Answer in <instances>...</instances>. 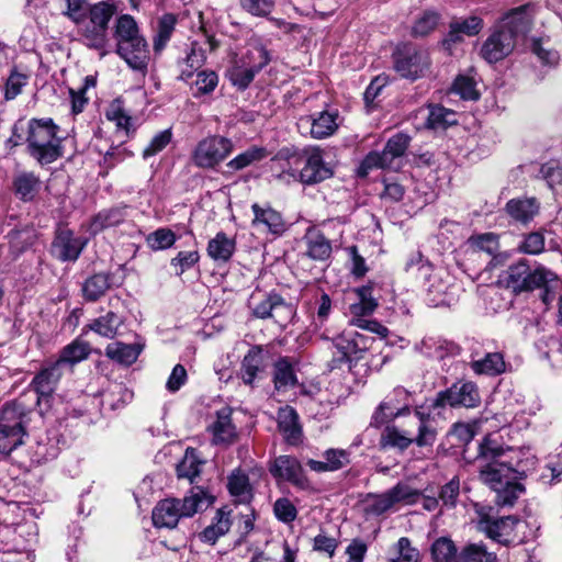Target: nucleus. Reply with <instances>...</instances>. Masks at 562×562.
Segmentation results:
<instances>
[{"label":"nucleus","instance_id":"1","mask_svg":"<svg viewBox=\"0 0 562 562\" xmlns=\"http://www.w3.org/2000/svg\"><path fill=\"white\" fill-rule=\"evenodd\" d=\"M530 9L529 4L518 7L495 24L481 47V56L486 61L492 64L504 59L526 36L532 23Z\"/></svg>","mask_w":562,"mask_h":562},{"label":"nucleus","instance_id":"2","mask_svg":"<svg viewBox=\"0 0 562 562\" xmlns=\"http://www.w3.org/2000/svg\"><path fill=\"white\" fill-rule=\"evenodd\" d=\"M510 448H503L496 440L485 437L479 446V477L493 491L499 490L509 480H515L517 464L513 463Z\"/></svg>","mask_w":562,"mask_h":562},{"label":"nucleus","instance_id":"3","mask_svg":"<svg viewBox=\"0 0 562 562\" xmlns=\"http://www.w3.org/2000/svg\"><path fill=\"white\" fill-rule=\"evenodd\" d=\"M59 127L52 119H32L27 123L26 147L27 153L40 165H48L63 155L61 140L58 135Z\"/></svg>","mask_w":562,"mask_h":562},{"label":"nucleus","instance_id":"4","mask_svg":"<svg viewBox=\"0 0 562 562\" xmlns=\"http://www.w3.org/2000/svg\"><path fill=\"white\" fill-rule=\"evenodd\" d=\"M211 503L212 497L203 490L192 488L182 499L166 498L158 502L153 509V522L157 528L172 529L181 518L192 517L207 508Z\"/></svg>","mask_w":562,"mask_h":562},{"label":"nucleus","instance_id":"5","mask_svg":"<svg viewBox=\"0 0 562 562\" xmlns=\"http://www.w3.org/2000/svg\"><path fill=\"white\" fill-rule=\"evenodd\" d=\"M114 38L116 41V53L132 69L144 71L149 60L148 47L132 15L122 14L116 19Z\"/></svg>","mask_w":562,"mask_h":562},{"label":"nucleus","instance_id":"6","mask_svg":"<svg viewBox=\"0 0 562 562\" xmlns=\"http://www.w3.org/2000/svg\"><path fill=\"white\" fill-rule=\"evenodd\" d=\"M274 160L286 161L284 172L304 184H314L331 177V169L324 162L319 149H313L305 155L291 153L290 149H281Z\"/></svg>","mask_w":562,"mask_h":562},{"label":"nucleus","instance_id":"7","mask_svg":"<svg viewBox=\"0 0 562 562\" xmlns=\"http://www.w3.org/2000/svg\"><path fill=\"white\" fill-rule=\"evenodd\" d=\"M411 423L416 426V434L411 429L400 430L396 427H387L382 437L383 443L401 450L408 448L412 443H416L418 447L432 446L436 441L437 429L430 416L416 409Z\"/></svg>","mask_w":562,"mask_h":562},{"label":"nucleus","instance_id":"8","mask_svg":"<svg viewBox=\"0 0 562 562\" xmlns=\"http://www.w3.org/2000/svg\"><path fill=\"white\" fill-rule=\"evenodd\" d=\"M557 280L558 276L550 269L543 266L531 269L525 260L509 266L503 279L506 288L512 290L515 294L544 288Z\"/></svg>","mask_w":562,"mask_h":562},{"label":"nucleus","instance_id":"9","mask_svg":"<svg viewBox=\"0 0 562 562\" xmlns=\"http://www.w3.org/2000/svg\"><path fill=\"white\" fill-rule=\"evenodd\" d=\"M417 277L425 280L428 300L434 305H450L454 301L453 278L445 269H434L429 262H423L420 254L415 256Z\"/></svg>","mask_w":562,"mask_h":562},{"label":"nucleus","instance_id":"10","mask_svg":"<svg viewBox=\"0 0 562 562\" xmlns=\"http://www.w3.org/2000/svg\"><path fill=\"white\" fill-rule=\"evenodd\" d=\"M395 71L405 79L416 80L426 75L430 66L427 50L411 44H403L393 54Z\"/></svg>","mask_w":562,"mask_h":562},{"label":"nucleus","instance_id":"11","mask_svg":"<svg viewBox=\"0 0 562 562\" xmlns=\"http://www.w3.org/2000/svg\"><path fill=\"white\" fill-rule=\"evenodd\" d=\"M233 149L231 139L220 135L209 136L196 144L191 160L198 168L214 169L232 154Z\"/></svg>","mask_w":562,"mask_h":562},{"label":"nucleus","instance_id":"12","mask_svg":"<svg viewBox=\"0 0 562 562\" xmlns=\"http://www.w3.org/2000/svg\"><path fill=\"white\" fill-rule=\"evenodd\" d=\"M248 306L257 318H276L277 322H286L293 315V307L285 303L277 293H267L256 290L248 300Z\"/></svg>","mask_w":562,"mask_h":562},{"label":"nucleus","instance_id":"13","mask_svg":"<svg viewBox=\"0 0 562 562\" xmlns=\"http://www.w3.org/2000/svg\"><path fill=\"white\" fill-rule=\"evenodd\" d=\"M333 346L336 349L329 363L331 369H340L345 364H350L355 359H359L361 353L368 348L367 337L356 331H345L333 339ZM350 368V366H348Z\"/></svg>","mask_w":562,"mask_h":562},{"label":"nucleus","instance_id":"14","mask_svg":"<svg viewBox=\"0 0 562 562\" xmlns=\"http://www.w3.org/2000/svg\"><path fill=\"white\" fill-rule=\"evenodd\" d=\"M481 403L477 386L470 381L457 382L449 389L437 394L434 407H465L474 408Z\"/></svg>","mask_w":562,"mask_h":562},{"label":"nucleus","instance_id":"15","mask_svg":"<svg viewBox=\"0 0 562 562\" xmlns=\"http://www.w3.org/2000/svg\"><path fill=\"white\" fill-rule=\"evenodd\" d=\"M338 112L324 110L314 114L303 115L297 121L299 131L312 138L323 139L331 136L338 128Z\"/></svg>","mask_w":562,"mask_h":562},{"label":"nucleus","instance_id":"16","mask_svg":"<svg viewBox=\"0 0 562 562\" xmlns=\"http://www.w3.org/2000/svg\"><path fill=\"white\" fill-rule=\"evenodd\" d=\"M483 20L476 15L467 19H456L450 23L449 32L442 41V46L451 50L452 46L463 42L465 36H475L483 29Z\"/></svg>","mask_w":562,"mask_h":562},{"label":"nucleus","instance_id":"17","mask_svg":"<svg viewBox=\"0 0 562 562\" xmlns=\"http://www.w3.org/2000/svg\"><path fill=\"white\" fill-rule=\"evenodd\" d=\"M271 474L296 486H307V480L304 475L303 468L299 460L291 456H280L274 459L271 468Z\"/></svg>","mask_w":562,"mask_h":562},{"label":"nucleus","instance_id":"18","mask_svg":"<svg viewBox=\"0 0 562 562\" xmlns=\"http://www.w3.org/2000/svg\"><path fill=\"white\" fill-rule=\"evenodd\" d=\"M86 241L76 237L72 232L61 229L52 244L53 255L61 261L76 260L81 254Z\"/></svg>","mask_w":562,"mask_h":562},{"label":"nucleus","instance_id":"19","mask_svg":"<svg viewBox=\"0 0 562 562\" xmlns=\"http://www.w3.org/2000/svg\"><path fill=\"white\" fill-rule=\"evenodd\" d=\"M254 212L252 226L257 229H263L273 235H281L285 231V222L278 211L269 205L260 206L255 203L251 206Z\"/></svg>","mask_w":562,"mask_h":562},{"label":"nucleus","instance_id":"20","mask_svg":"<svg viewBox=\"0 0 562 562\" xmlns=\"http://www.w3.org/2000/svg\"><path fill=\"white\" fill-rule=\"evenodd\" d=\"M29 413V408L22 403L12 402L7 404L0 412V427L20 432L25 437Z\"/></svg>","mask_w":562,"mask_h":562},{"label":"nucleus","instance_id":"21","mask_svg":"<svg viewBox=\"0 0 562 562\" xmlns=\"http://www.w3.org/2000/svg\"><path fill=\"white\" fill-rule=\"evenodd\" d=\"M517 522L518 520L514 516H505L501 518L484 516L480 520V526L490 538L498 542H507L514 535Z\"/></svg>","mask_w":562,"mask_h":562},{"label":"nucleus","instance_id":"22","mask_svg":"<svg viewBox=\"0 0 562 562\" xmlns=\"http://www.w3.org/2000/svg\"><path fill=\"white\" fill-rule=\"evenodd\" d=\"M324 461L310 459L307 465L315 472H333L349 464L350 456L344 449H328L323 454Z\"/></svg>","mask_w":562,"mask_h":562},{"label":"nucleus","instance_id":"23","mask_svg":"<svg viewBox=\"0 0 562 562\" xmlns=\"http://www.w3.org/2000/svg\"><path fill=\"white\" fill-rule=\"evenodd\" d=\"M505 210L514 221L526 224L538 214L539 202L535 198L512 199Z\"/></svg>","mask_w":562,"mask_h":562},{"label":"nucleus","instance_id":"24","mask_svg":"<svg viewBox=\"0 0 562 562\" xmlns=\"http://www.w3.org/2000/svg\"><path fill=\"white\" fill-rule=\"evenodd\" d=\"M236 241L224 232H218L207 244V255L216 262H227L234 255Z\"/></svg>","mask_w":562,"mask_h":562},{"label":"nucleus","instance_id":"25","mask_svg":"<svg viewBox=\"0 0 562 562\" xmlns=\"http://www.w3.org/2000/svg\"><path fill=\"white\" fill-rule=\"evenodd\" d=\"M265 358L260 347L251 348L241 362V379L245 384L252 385L255 380L263 372Z\"/></svg>","mask_w":562,"mask_h":562},{"label":"nucleus","instance_id":"26","mask_svg":"<svg viewBox=\"0 0 562 562\" xmlns=\"http://www.w3.org/2000/svg\"><path fill=\"white\" fill-rule=\"evenodd\" d=\"M232 411L227 407L217 412L216 420L211 426L213 440L216 443H231L236 437V428L232 423Z\"/></svg>","mask_w":562,"mask_h":562},{"label":"nucleus","instance_id":"27","mask_svg":"<svg viewBox=\"0 0 562 562\" xmlns=\"http://www.w3.org/2000/svg\"><path fill=\"white\" fill-rule=\"evenodd\" d=\"M60 366L56 362L52 366L44 368L38 372L32 381V385L40 396L50 395L58 380L61 376Z\"/></svg>","mask_w":562,"mask_h":562},{"label":"nucleus","instance_id":"28","mask_svg":"<svg viewBox=\"0 0 562 562\" xmlns=\"http://www.w3.org/2000/svg\"><path fill=\"white\" fill-rule=\"evenodd\" d=\"M278 427L286 441L295 443L301 435V428L297 423V414L290 406L281 407L278 412Z\"/></svg>","mask_w":562,"mask_h":562},{"label":"nucleus","instance_id":"29","mask_svg":"<svg viewBox=\"0 0 562 562\" xmlns=\"http://www.w3.org/2000/svg\"><path fill=\"white\" fill-rule=\"evenodd\" d=\"M231 495L240 504H248L252 499V488L248 476L239 471H234L228 477L227 484Z\"/></svg>","mask_w":562,"mask_h":562},{"label":"nucleus","instance_id":"30","mask_svg":"<svg viewBox=\"0 0 562 562\" xmlns=\"http://www.w3.org/2000/svg\"><path fill=\"white\" fill-rule=\"evenodd\" d=\"M81 23V37L83 44L90 48L100 50V55L104 56L106 54L105 47L109 43L108 30L87 22Z\"/></svg>","mask_w":562,"mask_h":562},{"label":"nucleus","instance_id":"31","mask_svg":"<svg viewBox=\"0 0 562 562\" xmlns=\"http://www.w3.org/2000/svg\"><path fill=\"white\" fill-rule=\"evenodd\" d=\"M140 353L137 345L113 341L105 348V355L110 359L125 366L134 363Z\"/></svg>","mask_w":562,"mask_h":562},{"label":"nucleus","instance_id":"32","mask_svg":"<svg viewBox=\"0 0 562 562\" xmlns=\"http://www.w3.org/2000/svg\"><path fill=\"white\" fill-rule=\"evenodd\" d=\"M268 157V150L265 147L251 146L237 155L226 164V168L232 171L243 170Z\"/></svg>","mask_w":562,"mask_h":562},{"label":"nucleus","instance_id":"33","mask_svg":"<svg viewBox=\"0 0 562 562\" xmlns=\"http://www.w3.org/2000/svg\"><path fill=\"white\" fill-rule=\"evenodd\" d=\"M398 158L393 157L391 155H386V149L384 148L380 151H372L366 156L358 168V175L360 177H366L370 170L374 168H397L396 160Z\"/></svg>","mask_w":562,"mask_h":562},{"label":"nucleus","instance_id":"34","mask_svg":"<svg viewBox=\"0 0 562 562\" xmlns=\"http://www.w3.org/2000/svg\"><path fill=\"white\" fill-rule=\"evenodd\" d=\"M257 71H260L270 61V54L267 48L259 42L249 43L247 52L238 59Z\"/></svg>","mask_w":562,"mask_h":562},{"label":"nucleus","instance_id":"35","mask_svg":"<svg viewBox=\"0 0 562 562\" xmlns=\"http://www.w3.org/2000/svg\"><path fill=\"white\" fill-rule=\"evenodd\" d=\"M15 194L23 201L34 199L40 189V179L33 172H21L13 181Z\"/></svg>","mask_w":562,"mask_h":562},{"label":"nucleus","instance_id":"36","mask_svg":"<svg viewBox=\"0 0 562 562\" xmlns=\"http://www.w3.org/2000/svg\"><path fill=\"white\" fill-rule=\"evenodd\" d=\"M470 366L476 374L497 375L505 370V361L499 352L487 353L483 359L472 361Z\"/></svg>","mask_w":562,"mask_h":562},{"label":"nucleus","instance_id":"37","mask_svg":"<svg viewBox=\"0 0 562 562\" xmlns=\"http://www.w3.org/2000/svg\"><path fill=\"white\" fill-rule=\"evenodd\" d=\"M356 294L358 296V302L350 305V313L353 316L352 319L363 318V316L372 314L378 303L374 297H372L371 288L362 286L356 290Z\"/></svg>","mask_w":562,"mask_h":562},{"label":"nucleus","instance_id":"38","mask_svg":"<svg viewBox=\"0 0 562 562\" xmlns=\"http://www.w3.org/2000/svg\"><path fill=\"white\" fill-rule=\"evenodd\" d=\"M306 245V255L314 260H325L330 256V243L318 232H311L307 234Z\"/></svg>","mask_w":562,"mask_h":562},{"label":"nucleus","instance_id":"39","mask_svg":"<svg viewBox=\"0 0 562 562\" xmlns=\"http://www.w3.org/2000/svg\"><path fill=\"white\" fill-rule=\"evenodd\" d=\"M90 349L87 342L81 340H74L71 344L64 347L59 358L56 360L58 366L69 364L74 366L89 356Z\"/></svg>","mask_w":562,"mask_h":562},{"label":"nucleus","instance_id":"40","mask_svg":"<svg viewBox=\"0 0 562 562\" xmlns=\"http://www.w3.org/2000/svg\"><path fill=\"white\" fill-rule=\"evenodd\" d=\"M202 464L203 461L200 460L196 450L188 448L183 459L177 467L178 476L193 482L194 477L200 474Z\"/></svg>","mask_w":562,"mask_h":562},{"label":"nucleus","instance_id":"41","mask_svg":"<svg viewBox=\"0 0 562 562\" xmlns=\"http://www.w3.org/2000/svg\"><path fill=\"white\" fill-rule=\"evenodd\" d=\"M110 288L109 276L105 273H97L88 278L83 283V295L89 301H97Z\"/></svg>","mask_w":562,"mask_h":562},{"label":"nucleus","instance_id":"42","mask_svg":"<svg viewBox=\"0 0 562 562\" xmlns=\"http://www.w3.org/2000/svg\"><path fill=\"white\" fill-rule=\"evenodd\" d=\"M114 13L115 7L102 1L92 5L88 11V20L83 19L81 22H87L108 30L109 22Z\"/></svg>","mask_w":562,"mask_h":562},{"label":"nucleus","instance_id":"43","mask_svg":"<svg viewBox=\"0 0 562 562\" xmlns=\"http://www.w3.org/2000/svg\"><path fill=\"white\" fill-rule=\"evenodd\" d=\"M121 325L122 318L115 313L109 312L104 316L95 319L90 328L103 337L113 338Z\"/></svg>","mask_w":562,"mask_h":562},{"label":"nucleus","instance_id":"44","mask_svg":"<svg viewBox=\"0 0 562 562\" xmlns=\"http://www.w3.org/2000/svg\"><path fill=\"white\" fill-rule=\"evenodd\" d=\"M258 72L237 59L228 70V78L238 89H246Z\"/></svg>","mask_w":562,"mask_h":562},{"label":"nucleus","instance_id":"45","mask_svg":"<svg viewBox=\"0 0 562 562\" xmlns=\"http://www.w3.org/2000/svg\"><path fill=\"white\" fill-rule=\"evenodd\" d=\"M273 380L278 390L295 385L296 376L293 367L285 358L276 362Z\"/></svg>","mask_w":562,"mask_h":562},{"label":"nucleus","instance_id":"46","mask_svg":"<svg viewBox=\"0 0 562 562\" xmlns=\"http://www.w3.org/2000/svg\"><path fill=\"white\" fill-rule=\"evenodd\" d=\"M218 83L217 75L212 70H202L196 72L195 79L192 82V94L199 97L201 94L211 93Z\"/></svg>","mask_w":562,"mask_h":562},{"label":"nucleus","instance_id":"47","mask_svg":"<svg viewBox=\"0 0 562 562\" xmlns=\"http://www.w3.org/2000/svg\"><path fill=\"white\" fill-rule=\"evenodd\" d=\"M456 554L457 547L448 537L438 538L431 544V557L435 562H451Z\"/></svg>","mask_w":562,"mask_h":562},{"label":"nucleus","instance_id":"48","mask_svg":"<svg viewBox=\"0 0 562 562\" xmlns=\"http://www.w3.org/2000/svg\"><path fill=\"white\" fill-rule=\"evenodd\" d=\"M457 122L456 113L440 105L431 106L428 115V125L432 128H445Z\"/></svg>","mask_w":562,"mask_h":562},{"label":"nucleus","instance_id":"49","mask_svg":"<svg viewBox=\"0 0 562 562\" xmlns=\"http://www.w3.org/2000/svg\"><path fill=\"white\" fill-rule=\"evenodd\" d=\"M460 557L463 562H494L496 560V557L487 552V549L482 543L465 546Z\"/></svg>","mask_w":562,"mask_h":562},{"label":"nucleus","instance_id":"50","mask_svg":"<svg viewBox=\"0 0 562 562\" xmlns=\"http://www.w3.org/2000/svg\"><path fill=\"white\" fill-rule=\"evenodd\" d=\"M176 234L169 228H158L147 237L149 247L154 250L170 248L176 243Z\"/></svg>","mask_w":562,"mask_h":562},{"label":"nucleus","instance_id":"51","mask_svg":"<svg viewBox=\"0 0 562 562\" xmlns=\"http://www.w3.org/2000/svg\"><path fill=\"white\" fill-rule=\"evenodd\" d=\"M496 492V503L501 506H512L519 495L524 492V487L515 482V480H509L508 484H504L499 490H495Z\"/></svg>","mask_w":562,"mask_h":562},{"label":"nucleus","instance_id":"52","mask_svg":"<svg viewBox=\"0 0 562 562\" xmlns=\"http://www.w3.org/2000/svg\"><path fill=\"white\" fill-rule=\"evenodd\" d=\"M175 24L176 19L172 14H166L160 19L157 35L154 40L155 50H161L166 46L175 29Z\"/></svg>","mask_w":562,"mask_h":562},{"label":"nucleus","instance_id":"53","mask_svg":"<svg viewBox=\"0 0 562 562\" xmlns=\"http://www.w3.org/2000/svg\"><path fill=\"white\" fill-rule=\"evenodd\" d=\"M452 91L464 100H477L480 94L475 88V81L468 76H458L453 82Z\"/></svg>","mask_w":562,"mask_h":562},{"label":"nucleus","instance_id":"54","mask_svg":"<svg viewBox=\"0 0 562 562\" xmlns=\"http://www.w3.org/2000/svg\"><path fill=\"white\" fill-rule=\"evenodd\" d=\"M394 505L397 503L414 504L418 501L420 494L406 483H398L389 490Z\"/></svg>","mask_w":562,"mask_h":562},{"label":"nucleus","instance_id":"55","mask_svg":"<svg viewBox=\"0 0 562 562\" xmlns=\"http://www.w3.org/2000/svg\"><path fill=\"white\" fill-rule=\"evenodd\" d=\"M205 61V55L203 49L192 47L191 52L188 54L186 58V65L188 69H182L180 74V79L188 81L194 75V70H198Z\"/></svg>","mask_w":562,"mask_h":562},{"label":"nucleus","instance_id":"56","mask_svg":"<svg viewBox=\"0 0 562 562\" xmlns=\"http://www.w3.org/2000/svg\"><path fill=\"white\" fill-rule=\"evenodd\" d=\"M241 8L251 15L267 18L274 8L273 0H240Z\"/></svg>","mask_w":562,"mask_h":562},{"label":"nucleus","instance_id":"57","mask_svg":"<svg viewBox=\"0 0 562 562\" xmlns=\"http://www.w3.org/2000/svg\"><path fill=\"white\" fill-rule=\"evenodd\" d=\"M518 248L524 254L539 255L544 250V235L541 232L529 233Z\"/></svg>","mask_w":562,"mask_h":562},{"label":"nucleus","instance_id":"58","mask_svg":"<svg viewBox=\"0 0 562 562\" xmlns=\"http://www.w3.org/2000/svg\"><path fill=\"white\" fill-rule=\"evenodd\" d=\"M171 138H172V133H171V130H169V128L157 133L151 138L148 146L143 150V157L148 158V157L157 155L164 148L167 147V145L171 142Z\"/></svg>","mask_w":562,"mask_h":562},{"label":"nucleus","instance_id":"59","mask_svg":"<svg viewBox=\"0 0 562 562\" xmlns=\"http://www.w3.org/2000/svg\"><path fill=\"white\" fill-rule=\"evenodd\" d=\"M200 259V255L196 250L192 251H180L177 257L171 259V267L175 268L176 273L181 276L184 271L192 268Z\"/></svg>","mask_w":562,"mask_h":562},{"label":"nucleus","instance_id":"60","mask_svg":"<svg viewBox=\"0 0 562 562\" xmlns=\"http://www.w3.org/2000/svg\"><path fill=\"white\" fill-rule=\"evenodd\" d=\"M439 15L435 12H425L414 24L413 34L425 36L432 32L438 25Z\"/></svg>","mask_w":562,"mask_h":562},{"label":"nucleus","instance_id":"61","mask_svg":"<svg viewBox=\"0 0 562 562\" xmlns=\"http://www.w3.org/2000/svg\"><path fill=\"white\" fill-rule=\"evenodd\" d=\"M24 436L0 427V453L9 454L23 443Z\"/></svg>","mask_w":562,"mask_h":562},{"label":"nucleus","instance_id":"62","mask_svg":"<svg viewBox=\"0 0 562 562\" xmlns=\"http://www.w3.org/2000/svg\"><path fill=\"white\" fill-rule=\"evenodd\" d=\"M409 140L411 137L407 134H395L386 142L384 147L386 149V155H391L400 159L405 154L409 145Z\"/></svg>","mask_w":562,"mask_h":562},{"label":"nucleus","instance_id":"63","mask_svg":"<svg viewBox=\"0 0 562 562\" xmlns=\"http://www.w3.org/2000/svg\"><path fill=\"white\" fill-rule=\"evenodd\" d=\"M27 76L18 71H12L5 83V99L12 100L22 92V88L27 83Z\"/></svg>","mask_w":562,"mask_h":562},{"label":"nucleus","instance_id":"64","mask_svg":"<svg viewBox=\"0 0 562 562\" xmlns=\"http://www.w3.org/2000/svg\"><path fill=\"white\" fill-rule=\"evenodd\" d=\"M273 512L277 518L283 522H292L296 518V508L288 498H279L276 501Z\"/></svg>","mask_w":562,"mask_h":562}]
</instances>
